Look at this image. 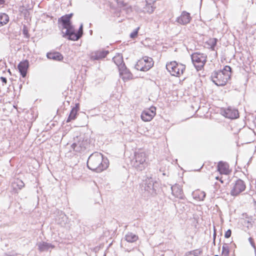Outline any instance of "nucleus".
I'll use <instances>...</instances> for the list:
<instances>
[{
	"instance_id": "obj_1",
	"label": "nucleus",
	"mask_w": 256,
	"mask_h": 256,
	"mask_svg": "<svg viewBox=\"0 0 256 256\" xmlns=\"http://www.w3.org/2000/svg\"><path fill=\"white\" fill-rule=\"evenodd\" d=\"M108 160L100 152H94L89 157L87 161L88 168L96 172H100L108 168Z\"/></svg>"
},
{
	"instance_id": "obj_2",
	"label": "nucleus",
	"mask_w": 256,
	"mask_h": 256,
	"mask_svg": "<svg viewBox=\"0 0 256 256\" xmlns=\"http://www.w3.org/2000/svg\"><path fill=\"white\" fill-rule=\"evenodd\" d=\"M232 68L226 66L222 70L214 72L211 75V79L216 86H224L230 78Z\"/></svg>"
},
{
	"instance_id": "obj_3",
	"label": "nucleus",
	"mask_w": 256,
	"mask_h": 256,
	"mask_svg": "<svg viewBox=\"0 0 256 256\" xmlns=\"http://www.w3.org/2000/svg\"><path fill=\"white\" fill-rule=\"evenodd\" d=\"M73 16V14H65L58 20V26L60 29L62 30V37L68 38L73 26L71 22V18Z\"/></svg>"
},
{
	"instance_id": "obj_4",
	"label": "nucleus",
	"mask_w": 256,
	"mask_h": 256,
	"mask_svg": "<svg viewBox=\"0 0 256 256\" xmlns=\"http://www.w3.org/2000/svg\"><path fill=\"white\" fill-rule=\"evenodd\" d=\"M156 181L151 176H146V178L143 180L142 186L144 190L151 195L156 194V188L158 185Z\"/></svg>"
},
{
	"instance_id": "obj_5",
	"label": "nucleus",
	"mask_w": 256,
	"mask_h": 256,
	"mask_svg": "<svg viewBox=\"0 0 256 256\" xmlns=\"http://www.w3.org/2000/svg\"><path fill=\"white\" fill-rule=\"evenodd\" d=\"M166 68L172 76H180V74H183L186 69V66L174 61L166 64Z\"/></svg>"
},
{
	"instance_id": "obj_6",
	"label": "nucleus",
	"mask_w": 256,
	"mask_h": 256,
	"mask_svg": "<svg viewBox=\"0 0 256 256\" xmlns=\"http://www.w3.org/2000/svg\"><path fill=\"white\" fill-rule=\"evenodd\" d=\"M192 62L196 70H200L206 62L207 56L204 54L194 52L191 55Z\"/></svg>"
},
{
	"instance_id": "obj_7",
	"label": "nucleus",
	"mask_w": 256,
	"mask_h": 256,
	"mask_svg": "<svg viewBox=\"0 0 256 256\" xmlns=\"http://www.w3.org/2000/svg\"><path fill=\"white\" fill-rule=\"evenodd\" d=\"M135 162L134 166L138 170L142 171L144 170L146 166V154L143 152H137L135 153Z\"/></svg>"
},
{
	"instance_id": "obj_8",
	"label": "nucleus",
	"mask_w": 256,
	"mask_h": 256,
	"mask_svg": "<svg viewBox=\"0 0 256 256\" xmlns=\"http://www.w3.org/2000/svg\"><path fill=\"white\" fill-rule=\"evenodd\" d=\"M89 145L88 138H82L80 137L78 142H74L72 145L73 150L78 152L84 151Z\"/></svg>"
},
{
	"instance_id": "obj_9",
	"label": "nucleus",
	"mask_w": 256,
	"mask_h": 256,
	"mask_svg": "<svg viewBox=\"0 0 256 256\" xmlns=\"http://www.w3.org/2000/svg\"><path fill=\"white\" fill-rule=\"evenodd\" d=\"M246 188V186L244 181L241 179L237 180L230 191V194L232 196H236L244 192Z\"/></svg>"
},
{
	"instance_id": "obj_10",
	"label": "nucleus",
	"mask_w": 256,
	"mask_h": 256,
	"mask_svg": "<svg viewBox=\"0 0 256 256\" xmlns=\"http://www.w3.org/2000/svg\"><path fill=\"white\" fill-rule=\"evenodd\" d=\"M156 108L151 106L149 109L144 110L141 114V118L143 121H150L156 115Z\"/></svg>"
},
{
	"instance_id": "obj_11",
	"label": "nucleus",
	"mask_w": 256,
	"mask_h": 256,
	"mask_svg": "<svg viewBox=\"0 0 256 256\" xmlns=\"http://www.w3.org/2000/svg\"><path fill=\"white\" fill-rule=\"evenodd\" d=\"M109 53L108 50H98L92 52L90 55V60H99L104 58Z\"/></svg>"
},
{
	"instance_id": "obj_12",
	"label": "nucleus",
	"mask_w": 256,
	"mask_h": 256,
	"mask_svg": "<svg viewBox=\"0 0 256 256\" xmlns=\"http://www.w3.org/2000/svg\"><path fill=\"white\" fill-rule=\"evenodd\" d=\"M146 60H150V62H148V64H144V62L138 60L135 66V68L138 70L144 72L149 70L153 66L154 62L152 59L150 58H147Z\"/></svg>"
},
{
	"instance_id": "obj_13",
	"label": "nucleus",
	"mask_w": 256,
	"mask_h": 256,
	"mask_svg": "<svg viewBox=\"0 0 256 256\" xmlns=\"http://www.w3.org/2000/svg\"><path fill=\"white\" fill-rule=\"evenodd\" d=\"M83 34V24H82L79 28L78 32H76L74 27L73 26L69 35L68 39L71 40L76 41L78 40L82 36Z\"/></svg>"
},
{
	"instance_id": "obj_14",
	"label": "nucleus",
	"mask_w": 256,
	"mask_h": 256,
	"mask_svg": "<svg viewBox=\"0 0 256 256\" xmlns=\"http://www.w3.org/2000/svg\"><path fill=\"white\" fill-rule=\"evenodd\" d=\"M191 20L190 14L186 11H183L180 16L177 18L176 22L180 24L186 25L190 23Z\"/></svg>"
},
{
	"instance_id": "obj_15",
	"label": "nucleus",
	"mask_w": 256,
	"mask_h": 256,
	"mask_svg": "<svg viewBox=\"0 0 256 256\" xmlns=\"http://www.w3.org/2000/svg\"><path fill=\"white\" fill-rule=\"evenodd\" d=\"M120 74L124 81L128 80L132 78V74L126 68L125 64H122L120 67Z\"/></svg>"
},
{
	"instance_id": "obj_16",
	"label": "nucleus",
	"mask_w": 256,
	"mask_h": 256,
	"mask_svg": "<svg viewBox=\"0 0 256 256\" xmlns=\"http://www.w3.org/2000/svg\"><path fill=\"white\" fill-rule=\"evenodd\" d=\"M223 115L227 118L230 119L236 118L239 116L238 112L236 109L228 107L224 110L223 112Z\"/></svg>"
},
{
	"instance_id": "obj_17",
	"label": "nucleus",
	"mask_w": 256,
	"mask_h": 256,
	"mask_svg": "<svg viewBox=\"0 0 256 256\" xmlns=\"http://www.w3.org/2000/svg\"><path fill=\"white\" fill-rule=\"evenodd\" d=\"M171 190L172 194L176 197L179 198L181 200L184 198V196L183 194L182 190L180 186L176 184L171 186Z\"/></svg>"
},
{
	"instance_id": "obj_18",
	"label": "nucleus",
	"mask_w": 256,
	"mask_h": 256,
	"mask_svg": "<svg viewBox=\"0 0 256 256\" xmlns=\"http://www.w3.org/2000/svg\"><path fill=\"white\" fill-rule=\"evenodd\" d=\"M28 66L29 62L28 60L22 61L18 64V68L22 78L26 76Z\"/></svg>"
},
{
	"instance_id": "obj_19",
	"label": "nucleus",
	"mask_w": 256,
	"mask_h": 256,
	"mask_svg": "<svg viewBox=\"0 0 256 256\" xmlns=\"http://www.w3.org/2000/svg\"><path fill=\"white\" fill-rule=\"evenodd\" d=\"M229 166L228 163L220 161L217 166L218 170L220 174H229Z\"/></svg>"
},
{
	"instance_id": "obj_20",
	"label": "nucleus",
	"mask_w": 256,
	"mask_h": 256,
	"mask_svg": "<svg viewBox=\"0 0 256 256\" xmlns=\"http://www.w3.org/2000/svg\"><path fill=\"white\" fill-rule=\"evenodd\" d=\"M152 0H146V5L143 8L142 12L144 13L152 14L156 7L154 6V2H152Z\"/></svg>"
},
{
	"instance_id": "obj_21",
	"label": "nucleus",
	"mask_w": 256,
	"mask_h": 256,
	"mask_svg": "<svg viewBox=\"0 0 256 256\" xmlns=\"http://www.w3.org/2000/svg\"><path fill=\"white\" fill-rule=\"evenodd\" d=\"M46 57L50 60L60 61L63 59L62 55L59 52H49L46 54Z\"/></svg>"
},
{
	"instance_id": "obj_22",
	"label": "nucleus",
	"mask_w": 256,
	"mask_h": 256,
	"mask_svg": "<svg viewBox=\"0 0 256 256\" xmlns=\"http://www.w3.org/2000/svg\"><path fill=\"white\" fill-rule=\"evenodd\" d=\"M125 240L130 243H133L136 242L138 239V235L133 234L132 232H128L124 236Z\"/></svg>"
},
{
	"instance_id": "obj_23",
	"label": "nucleus",
	"mask_w": 256,
	"mask_h": 256,
	"mask_svg": "<svg viewBox=\"0 0 256 256\" xmlns=\"http://www.w3.org/2000/svg\"><path fill=\"white\" fill-rule=\"evenodd\" d=\"M24 186V182L20 180H16L12 183L13 188L16 190H21Z\"/></svg>"
},
{
	"instance_id": "obj_24",
	"label": "nucleus",
	"mask_w": 256,
	"mask_h": 256,
	"mask_svg": "<svg viewBox=\"0 0 256 256\" xmlns=\"http://www.w3.org/2000/svg\"><path fill=\"white\" fill-rule=\"evenodd\" d=\"M38 250L40 252H44L48 250L50 248H54V246L46 242H40L38 244Z\"/></svg>"
},
{
	"instance_id": "obj_25",
	"label": "nucleus",
	"mask_w": 256,
	"mask_h": 256,
	"mask_svg": "<svg viewBox=\"0 0 256 256\" xmlns=\"http://www.w3.org/2000/svg\"><path fill=\"white\" fill-rule=\"evenodd\" d=\"M112 60L114 64L118 66V70H120V67L122 65L125 64L124 63L122 56L120 55L114 56Z\"/></svg>"
},
{
	"instance_id": "obj_26",
	"label": "nucleus",
	"mask_w": 256,
	"mask_h": 256,
	"mask_svg": "<svg viewBox=\"0 0 256 256\" xmlns=\"http://www.w3.org/2000/svg\"><path fill=\"white\" fill-rule=\"evenodd\" d=\"M9 21V17L8 14L2 13L0 14V26H2Z\"/></svg>"
},
{
	"instance_id": "obj_27",
	"label": "nucleus",
	"mask_w": 256,
	"mask_h": 256,
	"mask_svg": "<svg viewBox=\"0 0 256 256\" xmlns=\"http://www.w3.org/2000/svg\"><path fill=\"white\" fill-rule=\"evenodd\" d=\"M78 112L75 110L72 109L70 114L66 120V122H69L72 120H74L76 118Z\"/></svg>"
},
{
	"instance_id": "obj_28",
	"label": "nucleus",
	"mask_w": 256,
	"mask_h": 256,
	"mask_svg": "<svg viewBox=\"0 0 256 256\" xmlns=\"http://www.w3.org/2000/svg\"><path fill=\"white\" fill-rule=\"evenodd\" d=\"M206 196V194L203 191H198L195 194V198H198L199 200L203 201Z\"/></svg>"
},
{
	"instance_id": "obj_29",
	"label": "nucleus",
	"mask_w": 256,
	"mask_h": 256,
	"mask_svg": "<svg viewBox=\"0 0 256 256\" xmlns=\"http://www.w3.org/2000/svg\"><path fill=\"white\" fill-rule=\"evenodd\" d=\"M202 253V250L200 249H196L186 254V256H198Z\"/></svg>"
},
{
	"instance_id": "obj_30",
	"label": "nucleus",
	"mask_w": 256,
	"mask_h": 256,
	"mask_svg": "<svg viewBox=\"0 0 256 256\" xmlns=\"http://www.w3.org/2000/svg\"><path fill=\"white\" fill-rule=\"evenodd\" d=\"M218 39L216 38H210L208 41L207 43L208 46H210V48L212 50H214V48L217 44Z\"/></svg>"
},
{
	"instance_id": "obj_31",
	"label": "nucleus",
	"mask_w": 256,
	"mask_h": 256,
	"mask_svg": "<svg viewBox=\"0 0 256 256\" xmlns=\"http://www.w3.org/2000/svg\"><path fill=\"white\" fill-rule=\"evenodd\" d=\"M222 254L224 256H228L229 254V248L228 244H224L222 248Z\"/></svg>"
},
{
	"instance_id": "obj_32",
	"label": "nucleus",
	"mask_w": 256,
	"mask_h": 256,
	"mask_svg": "<svg viewBox=\"0 0 256 256\" xmlns=\"http://www.w3.org/2000/svg\"><path fill=\"white\" fill-rule=\"evenodd\" d=\"M186 205L184 203L180 202H178V203L177 204V205H176V208H179L180 210L182 212L186 210Z\"/></svg>"
},
{
	"instance_id": "obj_33",
	"label": "nucleus",
	"mask_w": 256,
	"mask_h": 256,
	"mask_svg": "<svg viewBox=\"0 0 256 256\" xmlns=\"http://www.w3.org/2000/svg\"><path fill=\"white\" fill-rule=\"evenodd\" d=\"M139 29V27L137 28L130 34V37L132 38H134L137 37Z\"/></svg>"
},
{
	"instance_id": "obj_34",
	"label": "nucleus",
	"mask_w": 256,
	"mask_h": 256,
	"mask_svg": "<svg viewBox=\"0 0 256 256\" xmlns=\"http://www.w3.org/2000/svg\"><path fill=\"white\" fill-rule=\"evenodd\" d=\"M117 4L118 6L120 8L124 7L127 6L126 4L124 3L122 0H118Z\"/></svg>"
},
{
	"instance_id": "obj_35",
	"label": "nucleus",
	"mask_w": 256,
	"mask_h": 256,
	"mask_svg": "<svg viewBox=\"0 0 256 256\" xmlns=\"http://www.w3.org/2000/svg\"><path fill=\"white\" fill-rule=\"evenodd\" d=\"M248 241L250 242L251 246L256 250V247L255 244H254V239L252 237H250L248 238Z\"/></svg>"
},
{
	"instance_id": "obj_36",
	"label": "nucleus",
	"mask_w": 256,
	"mask_h": 256,
	"mask_svg": "<svg viewBox=\"0 0 256 256\" xmlns=\"http://www.w3.org/2000/svg\"><path fill=\"white\" fill-rule=\"evenodd\" d=\"M232 235V230L230 229H228L224 234V237L226 238H229Z\"/></svg>"
},
{
	"instance_id": "obj_37",
	"label": "nucleus",
	"mask_w": 256,
	"mask_h": 256,
	"mask_svg": "<svg viewBox=\"0 0 256 256\" xmlns=\"http://www.w3.org/2000/svg\"><path fill=\"white\" fill-rule=\"evenodd\" d=\"M22 32H23V34L26 36V38L29 37L28 30H26L25 26H24L23 27Z\"/></svg>"
},
{
	"instance_id": "obj_38",
	"label": "nucleus",
	"mask_w": 256,
	"mask_h": 256,
	"mask_svg": "<svg viewBox=\"0 0 256 256\" xmlns=\"http://www.w3.org/2000/svg\"><path fill=\"white\" fill-rule=\"evenodd\" d=\"M73 110H75L76 111L78 112L80 109V105L79 104H76L75 106L72 108Z\"/></svg>"
},
{
	"instance_id": "obj_39",
	"label": "nucleus",
	"mask_w": 256,
	"mask_h": 256,
	"mask_svg": "<svg viewBox=\"0 0 256 256\" xmlns=\"http://www.w3.org/2000/svg\"><path fill=\"white\" fill-rule=\"evenodd\" d=\"M0 80H1L2 82V83H4V84H6L7 80H6V78L3 77V76H1L0 77Z\"/></svg>"
},
{
	"instance_id": "obj_40",
	"label": "nucleus",
	"mask_w": 256,
	"mask_h": 256,
	"mask_svg": "<svg viewBox=\"0 0 256 256\" xmlns=\"http://www.w3.org/2000/svg\"><path fill=\"white\" fill-rule=\"evenodd\" d=\"M147 58L148 57H145V58H143L142 60H141V61L144 62V64H148V62H150V60H146V58Z\"/></svg>"
},
{
	"instance_id": "obj_41",
	"label": "nucleus",
	"mask_w": 256,
	"mask_h": 256,
	"mask_svg": "<svg viewBox=\"0 0 256 256\" xmlns=\"http://www.w3.org/2000/svg\"><path fill=\"white\" fill-rule=\"evenodd\" d=\"M215 238H216V234L214 233V243L215 242Z\"/></svg>"
},
{
	"instance_id": "obj_42",
	"label": "nucleus",
	"mask_w": 256,
	"mask_h": 256,
	"mask_svg": "<svg viewBox=\"0 0 256 256\" xmlns=\"http://www.w3.org/2000/svg\"><path fill=\"white\" fill-rule=\"evenodd\" d=\"M132 250V249H130V250H128V249H126L125 250L126 252H130Z\"/></svg>"
},
{
	"instance_id": "obj_43",
	"label": "nucleus",
	"mask_w": 256,
	"mask_h": 256,
	"mask_svg": "<svg viewBox=\"0 0 256 256\" xmlns=\"http://www.w3.org/2000/svg\"><path fill=\"white\" fill-rule=\"evenodd\" d=\"M4 0H0V4H2L4 3Z\"/></svg>"
},
{
	"instance_id": "obj_44",
	"label": "nucleus",
	"mask_w": 256,
	"mask_h": 256,
	"mask_svg": "<svg viewBox=\"0 0 256 256\" xmlns=\"http://www.w3.org/2000/svg\"><path fill=\"white\" fill-rule=\"evenodd\" d=\"M216 180H218V177H216Z\"/></svg>"
},
{
	"instance_id": "obj_45",
	"label": "nucleus",
	"mask_w": 256,
	"mask_h": 256,
	"mask_svg": "<svg viewBox=\"0 0 256 256\" xmlns=\"http://www.w3.org/2000/svg\"><path fill=\"white\" fill-rule=\"evenodd\" d=\"M214 256H218V255H215Z\"/></svg>"
}]
</instances>
